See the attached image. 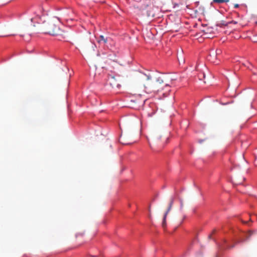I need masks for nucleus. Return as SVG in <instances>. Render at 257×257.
Returning a JSON list of instances; mask_svg holds the SVG:
<instances>
[{
	"label": "nucleus",
	"instance_id": "obj_1",
	"mask_svg": "<svg viewBox=\"0 0 257 257\" xmlns=\"http://www.w3.org/2000/svg\"><path fill=\"white\" fill-rule=\"evenodd\" d=\"M140 77L143 81L144 92H141L139 90L137 92L140 95H142L144 93H160L165 90L162 94L167 95L170 91V84L172 81L168 76L161 75L155 78H153L150 73H140Z\"/></svg>",
	"mask_w": 257,
	"mask_h": 257
},
{
	"label": "nucleus",
	"instance_id": "obj_2",
	"mask_svg": "<svg viewBox=\"0 0 257 257\" xmlns=\"http://www.w3.org/2000/svg\"><path fill=\"white\" fill-rule=\"evenodd\" d=\"M32 22H37L41 24L39 26L37 33L42 32L53 36H58L60 39L65 37V33L60 28V22L56 18H49L43 15L42 16L37 15L31 18Z\"/></svg>",
	"mask_w": 257,
	"mask_h": 257
},
{
	"label": "nucleus",
	"instance_id": "obj_3",
	"mask_svg": "<svg viewBox=\"0 0 257 257\" xmlns=\"http://www.w3.org/2000/svg\"><path fill=\"white\" fill-rule=\"evenodd\" d=\"M162 137V135L160 133L156 134L153 139V143L160 147H163L167 143L168 137H166L163 140L161 139Z\"/></svg>",
	"mask_w": 257,
	"mask_h": 257
},
{
	"label": "nucleus",
	"instance_id": "obj_4",
	"mask_svg": "<svg viewBox=\"0 0 257 257\" xmlns=\"http://www.w3.org/2000/svg\"><path fill=\"white\" fill-rule=\"evenodd\" d=\"M108 82L110 86L113 88H118L120 87V84L118 82L114 76H110L108 78Z\"/></svg>",
	"mask_w": 257,
	"mask_h": 257
},
{
	"label": "nucleus",
	"instance_id": "obj_5",
	"mask_svg": "<svg viewBox=\"0 0 257 257\" xmlns=\"http://www.w3.org/2000/svg\"><path fill=\"white\" fill-rule=\"evenodd\" d=\"M173 202H174V199L173 198H172L170 200V202L169 203L168 209L164 215L163 222H162V227L163 228H165L166 226V217H167V216L168 213L172 209V206L173 204Z\"/></svg>",
	"mask_w": 257,
	"mask_h": 257
},
{
	"label": "nucleus",
	"instance_id": "obj_6",
	"mask_svg": "<svg viewBox=\"0 0 257 257\" xmlns=\"http://www.w3.org/2000/svg\"><path fill=\"white\" fill-rule=\"evenodd\" d=\"M203 34L202 36L204 38H211L213 37V32L211 28H207L202 31Z\"/></svg>",
	"mask_w": 257,
	"mask_h": 257
},
{
	"label": "nucleus",
	"instance_id": "obj_7",
	"mask_svg": "<svg viewBox=\"0 0 257 257\" xmlns=\"http://www.w3.org/2000/svg\"><path fill=\"white\" fill-rule=\"evenodd\" d=\"M146 15L148 17L153 18L155 16V12L153 7H150L146 11Z\"/></svg>",
	"mask_w": 257,
	"mask_h": 257
},
{
	"label": "nucleus",
	"instance_id": "obj_8",
	"mask_svg": "<svg viewBox=\"0 0 257 257\" xmlns=\"http://www.w3.org/2000/svg\"><path fill=\"white\" fill-rule=\"evenodd\" d=\"M217 56L216 54H215L214 52H212V54L210 53L208 56V60L213 63L217 64Z\"/></svg>",
	"mask_w": 257,
	"mask_h": 257
},
{
	"label": "nucleus",
	"instance_id": "obj_9",
	"mask_svg": "<svg viewBox=\"0 0 257 257\" xmlns=\"http://www.w3.org/2000/svg\"><path fill=\"white\" fill-rule=\"evenodd\" d=\"M97 42L100 44H105L107 42V38H105L103 36L101 35L99 37V38L97 40Z\"/></svg>",
	"mask_w": 257,
	"mask_h": 257
},
{
	"label": "nucleus",
	"instance_id": "obj_10",
	"mask_svg": "<svg viewBox=\"0 0 257 257\" xmlns=\"http://www.w3.org/2000/svg\"><path fill=\"white\" fill-rule=\"evenodd\" d=\"M216 25L218 27H223L224 26H227L228 25V23H226L224 21H221L218 22Z\"/></svg>",
	"mask_w": 257,
	"mask_h": 257
},
{
	"label": "nucleus",
	"instance_id": "obj_11",
	"mask_svg": "<svg viewBox=\"0 0 257 257\" xmlns=\"http://www.w3.org/2000/svg\"><path fill=\"white\" fill-rule=\"evenodd\" d=\"M213 2L220 4L224 3V0H213Z\"/></svg>",
	"mask_w": 257,
	"mask_h": 257
},
{
	"label": "nucleus",
	"instance_id": "obj_12",
	"mask_svg": "<svg viewBox=\"0 0 257 257\" xmlns=\"http://www.w3.org/2000/svg\"><path fill=\"white\" fill-rule=\"evenodd\" d=\"M180 208L182 209L183 208V200L182 199H180Z\"/></svg>",
	"mask_w": 257,
	"mask_h": 257
},
{
	"label": "nucleus",
	"instance_id": "obj_13",
	"mask_svg": "<svg viewBox=\"0 0 257 257\" xmlns=\"http://www.w3.org/2000/svg\"><path fill=\"white\" fill-rule=\"evenodd\" d=\"M215 54H216L217 55H219L221 53V50H216L215 52H214Z\"/></svg>",
	"mask_w": 257,
	"mask_h": 257
},
{
	"label": "nucleus",
	"instance_id": "obj_14",
	"mask_svg": "<svg viewBox=\"0 0 257 257\" xmlns=\"http://www.w3.org/2000/svg\"><path fill=\"white\" fill-rule=\"evenodd\" d=\"M227 23H228V24H237V22L236 21H230L229 22H228Z\"/></svg>",
	"mask_w": 257,
	"mask_h": 257
},
{
	"label": "nucleus",
	"instance_id": "obj_15",
	"mask_svg": "<svg viewBox=\"0 0 257 257\" xmlns=\"http://www.w3.org/2000/svg\"><path fill=\"white\" fill-rule=\"evenodd\" d=\"M234 7L235 8H238V7H239V5H238V4H235V5H234Z\"/></svg>",
	"mask_w": 257,
	"mask_h": 257
},
{
	"label": "nucleus",
	"instance_id": "obj_16",
	"mask_svg": "<svg viewBox=\"0 0 257 257\" xmlns=\"http://www.w3.org/2000/svg\"><path fill=\"white\" fill-rule=\"evenodd\" d=\"M229 0H224V2H228Z\"/></svg>",
	"mask_w": 257,
	"mask_h": 257
},
{
	"label": "nucleus",
	"instance_id": "obj_17",
	"mask_svg": "<svg viewBox=\"0 0 257 257\" xmlns=\"http://www.w3.org/2000/svg\"><path fill=\"white\" fill-rule=\"evenodd\" d=\"M233 246H234V245H232V246H230L229 247L230 248H232Z\"/></svg>",
	"mask_w": 257,
	"mask_h": 257
},
{
	"label": "nucleus",
	"instance_id": "obj_18",
	"mask_svg": "<svg viewBox=\"0 0 257 257\" xmlns=\"http://www.w3.org/2000/svg\"><path fill=\"white\" fill-rule=\"evenodd\" d=\"M243 181H244V180H245V178H243Z\"/></svg>",
	"mask_w": 257,
	"mask_h": 257
}]
</instances>
